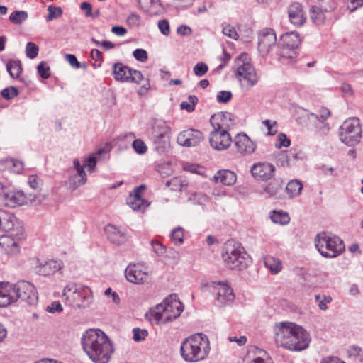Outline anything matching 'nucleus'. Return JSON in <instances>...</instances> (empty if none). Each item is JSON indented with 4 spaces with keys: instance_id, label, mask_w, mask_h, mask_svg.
I'll list each match as a JSON object with an SVG mask.
<instances>
[{
    "instance_id": "obj_46",
    "label": "nucleus",
    "mask_w": 363,
    "mask_h": 363,
    "mask_svg": "<svg viewBox=\"0 0 363 363\" xmlns=\"http://www.w3.org/2000/svg\"><path fill=\"white\" fill-rule=\"evenodd\" d=\"M315 299L318 302V307L320 310L325 311L328 308V304L332 301L330 296H320V294L315 296Z\"/></svg>"
},
{
    "instance_id": "obj_45",
    "label": "nucleus",
    "mask_w": 363,
    "mask_h": 363,
    "mask_svg": "<svg viewBox=\"0 0 363 363\" xmlns=\"http://www.w3.org/2000/svg\"><path fill=\"white\" fill-rule=\"evenodd\" d=\"M317 6L321 7V10L325 13L333 11L337 6L335 0H318Z\"/></svg>"
},
{
    "instance_id": "obj_13",
    "label": "nucleus",
    "mask_w": 363,
    "mask_h": 363,
    "mask_svg": "<svg viewBox=\"0 0 363 363\" xmlns=\"http://www.w3.org/2000/svg\"><path fill=\"white\" fill-rule=\"evenodd\" d=\"M113 74L115 79L120 82L139 83L143 79V74L140 71L131 69L120 62L114 64Z\"/></svg>"
},
{
    "instance_id": "obj_20",
    "label": "nucleus",
    "mask_w": 363,
    "mask_h": 363,
    "mask_svg": "<svg viewBox=\"0 0 363 363\" xmlns=\"http://www.w3.org/2000/svg\"><path fill=\"white\" fill-rule=\"evenodd\" d=\"M144 189L145 186L140 185L127 198V204L135 211H143L149 206L147 201L140 196V192Z\"/></svg>"
},
{
    "instance_id": "obj_2",
    "label": "nucleus",
    "mask_w": 363,
    "mask_h": 363,
    "mask_svg": "<svg viewBox=\"0 0 363 363\" xmlns=\"http://www.w3.org/2000/svg\"><path fill=\"white\" fill-rule=\"evenodd\" d=\"M277 345L290 351H301L309 345V333L301 325L291 322L277 324L274 328Z\"/></svg>"
},
{
    "instance_id": "obj_34",
    "label": "nucleus",
    "mask_w": 363,
    "mask_h": 363,
    "mask_svg": "<svg viewBox=\"0 0 363 363\" xmlns=\"http://www.w3.org/2000/svg\"><path fill=\"white\" fill-rule=\"evenodd\" d=\"M325 13L321 10V7L315 5L311 6L309 15L311 20L317 25L322 24L325 21Z\"/></svg>"
},
{
    "instance_id": "obj_27",
    "label": "nucleus",
    "mask_w": 363,
    "mask_h": 363,
    "mask_svg": "<svg viewBox=\"0 0 363 363\" xmlns=\"http://www.w3.org/2000/svg\"><path fill=\"white\" fill-rule=\"evenodd\" d=\"M289 18L291 23L301 26L305 22L302 6L299 3H293L288 9Z\"/></svg>"
},
{
    "instance_id": "obj_6",
    "label": "nucleus",
    "mask_w": 363,
    "mask_h": 363,
    "mask_svg": "<svg viewBox=\"0 0 363 363\" xmlns=\"http://www.w3.org/2000/svg\"><path fill=\"white\" fill-rule=\"evenodd\" d=\"M222 259L225 266L230 269L242 270L250 262V256L244 247L235 240H228L223 248Z\"/></svg>"
},
{
    "instance_id": "obj_40",
    "label": "nucleus",
    "mask_w": 363,
    "mask_h": 363,
    "mask_svg": "<svg viewBox=\"0 0 363 363\" xmlns=\"http://www.w3.org/2000/svg\"><path fill=\"white\" fill-rule=\"evenodd\" d=\"M187 182L182 177H174L166 182V186L170 187L172 191H182L187 186Z\"/></svg>"
},
{
    "instance_id": "obj_8",
    "label": "nucleus",
    "mask_w": 363,
    "mask_h": 363,
    "mask_svg": "<svg viewBox=\"0 0 363 363\" xmlns=\"http://www.w3.org/2000/svg\"><path fill=\"white\" fill-rule=\"evenodd\" d=\"M235 76L239 81L240 86L245 89H250L255 86L259 77L255 69L250 63V59L247 54L242 53L235 60Z\"/></svg>"
},
{
    "instance_id": "obj_44",
    "label": "nucleus",
    "mask_w": 363,
    "mask_h": 363,
    "mask_svg": "<svg viewBox=\"0 0 363 363\" xmlns=\"http://www.w3.org/2000/svg\"><path fill=\"white\" fill-rule=\"evenodd\" d=\"M198 102V98L194 95H190L188 100L182 101L180 104L182 109L186 110L188 112H192L195 109V106Z\"/></svg>"
},
{
    "instance_id": "obj_26",
    "label": "nucleus",
    "mask_w": 363,
    "mask_h": 363,
    "mask_svg": "<svg viewBox=\"0 0 363 363\" xmlns=\"http://www.w3.org/2000/svg\"><path fill=\"white\" fill-rule=\"evenodd\" d=\"M171 128L166 121L162 119H155L152 123L151 138L170 137Z\"/></svg>"
},
{
    "instance_id": "obj_59",
    "label": "nucleus",
    "mask_w": 363,
    "mask_h": 363,
    "mask_svg": "<svg viewBox=\"0 0 363 363\" xmlns=\"http://www.w3.org/2000/svg\"><path fill=\"white\" fill-rule=\"evenodd\" d=\"M133 55L137 60H138L141 62H145L148 58L147 51L143 49L138 48V49L135 50L133 51Z\"/></svg>"
},
{
    "instance_id": "obj_12",
    "label": "nucleus",
    "mask_w": 363,
    "mask_h": 363,
    "mask_svg": "<svg viewBox=\"0 0 363 363\" xmlns=\"http://www.w3.org/2000/svg\"><path fill=\"white\" fill-rule=\"evenodd\" d=\"M16 301L21 299L29 305L38 302V295L35 286L28 281H20L13 285Z\"/></svg>"
},
{
    "instance_id": "obj_24",
    "label": "nucleus",
    "mask_w": 363,
    "mask_h": 363,
    "mask_svg": "<svg viewBox=\"0 0 363 363\" xmlns=\"http://www.w3.org/2000/svg\"><path fill=\"white\" fill-rule=\"evenodd\" d=\"M19 238L15 235H3L0 236V247L1 250L8 255H16L20 251V247L18 243Z\"/></svg>"
},
{
    "instance_id": "obj_64",
    "label": "nucleus",
    "mask_w": 363,
    "mask_h": 363,
    "mask_svg": "<svg viewBox=\"0 0 363 363\" xmlns=\"http://www.w3.org/2000/svg\"><path fill=\"white\" fill-rule=\"evenodd\" d=\"M65 59L73 68L79 69L81 67V65L74 55L66 54Z\"/></svg>"
},
{
    "instance_id": "obj_47",
    "label": "nucleus",
    "mask_w": 363,
    "mask_h": 363,
    "mask_svg": "<svg viewBox=\"0 0 363 363\" xmlns=\"http://www.w3.org/2000/svg\"><path fill=\"white\" fill-rule=\"evenodd\" d=\"M38 46L33 42H28L26 44V56L30 59H34L38 55Z\"/></svg>"
},
{
    "instance_id": "obj_32",
    "label": "nucleus",
    "mask_w": 363,
    "mask_h": 363,
    "mask_svg": "<svg viewBox=\"0 0 363 363\" xmlns=\"http://www.w3.org/2000/svg\"><path fill=\"white\" fill-rule=\"evenodd\" d=\"M62 263L57 260H49L40 267L39 272L45 276L55 273L61 269Z\"/></svg>"
},
{
    "instance_id": "obj_48",
    "label": "nucleus",
    "mask_w": 363,
    "mask_h": 363,
    "mask_svg": "<svg viewBox=\"0 0 363 363\" xmlns=\"http://www.w3.org/2000/svg\"><path fill=\"white\" fill-rule=\"evenodd\" d=\"M48 14L46 16L48 21H51L54 18L60 17L62 14V10L60 7H55L53 6H49L48 7Z\"/></svg>"
},
{
    "instance_id": "obj_19",
    "label": "nucleus",
    "mask_w": 363,
    "mask_h": 363,
    "mask_svg": "<svg viewBox=\"0 0 363 363\" xmlns=\"http://www.w3.org/2000/svg\"><path fill=\"white\" fill-rule=\"evenodd\" d=\"M125 275L128 281L140 284L147 280L149 273L144 272L140 265L130 264L125 270Z\"/></svg>"
},
{
    "instance_id": "obj_56",
    "label": "nucleus",
    "mask_w": 363,
    "mask_h": 363,
    "mask_svg": "<svg viewBox=\"0 0 363 363\" xmlns=\"http://www.w3.org/2000/svg\"><path fill=\"white\" fill-rule=\"evenodd\" d=\"M28 183L30 188L35 190L40 189L42 186V180L34 174L29 176Z\"/></svg>"
},
{
    "instance_id": "obj_55",
    "label": "nucleus",
    "mask_w": 363,
    "mask_h": 363,
    "mask_svg": "<svg viewBox=\"0 0 363 363\" xmlns=\"http://www.w3.org/2000/svg\"><path fill=\"white\" fill-rule=\"evenodd\" d=\"M233 94L230 91H220L216 95V100L218 103L225 104L232 99Z\"/></svg>"
},
{
    "instance_id": "obj_30",
    "label": "nucleus",
    "mask_w": 363,
    "mask_h": 363,
    "mask_svg": "<svg viewBox=\"0 0 363 363\" xmlns=\"http://www.w3.org/2000/svg\"><path fill=\"white\" fill-rule=\"evenodd\" d=\"M281 46L289 48L291 49H296L301 44L299 34L297 32L286 33L281 36Z\"/></svg>"
},
{
    "instance_id": "obj_16",
    "label": "nucleus",
    "mask_w": 363,
    "mask_h": 363,
    "mask_svg": "<svg viewBox=\"0 0 363 363\" xmlns=\"http://www.w3.org/2000/svg\"><path fill=\"white\" fill-rule=\"evenodd\" d=\"M201 131L189 129L181 132L177 136V143L182 146L192 147L198 145L203 140Z\"/></svg>"
},
{
    "instance_id": "obj_28",
    "label": "nucleus",
    "mask_w": 363,
    "mask_h": 363,
    "mask_svg": "<svg viewBox=\"0 0 363 363\" xmlns=\"http://www.w3.org/2000/svg\"><path fill=\"white\" fill-rule=\"evenodd\" d=\"M104 230L108 239L113 243L120 245L126 240L125 233L113 225H107Z\"/></svg>"
},
{
    "instance_id": "obj_36",
    "label": "nucleus",
    "mask_w": 363,
    "mask_h": 363,
    "mask_svg": "<svg viewBox=\"0 0 363 363\" xmlns=\"http://www.w3.org/2000/svg\"><path fill=\"white\" fill-rule=\"evenodd\" d=\"M264 264L272 274H277L282 269L281 262L272 256H267L264 258Z\"/></svg>"
},
{
    "instance_id": "obj_33",
    "label": "nucleus",
    "mask_w": 363,
    "mask_h": 363,
    "mask_svg": "<svg viewBox=\"0 0 363 363\" xmlns=\"http://www.w3.org/2000/svg\"><path fill=\"white\" fill-rule=\"evenodd\" d=\"M154 149L157 153L162 155L167 152L170 147V137L151 138Z\"/></svg>"
},
{
    "instance_id": "obj_51",
    "label": "nucleus",
    "mask_w": 363,
    "mask_h": 363,
    "mask_svg": "<svg viewBox=\"0 0 363 363\" xmlns=\"http://www.w3.org/2000/svg\"><path fill=\"white\" fill-rule=\"evenodd\" d=\"M38 72L43 79H48L50 76V67L45 62H40L37 67Z\"/></svg>"
},
{
    "instance_id": "obj_60",
    "label": "nucleus",
    "mask_w": 363,
    "mask_h": 363,
    "mask_svg": "<svg viewBox=\"0 0 363 363\" xmlns=\"http://www.w3.org/2000/svg\"><path fill=\"white\" fill-rule=\"evenodd\" d=\"M317 134L320 136L326 135L330 131L329 124L325 122H318L317 126Z\"/></svg>"
},
{
    "instance_id": "obj_38",
    "label": "nucleus",
    "mask_w": 363,
    "mask_h": 363,
    "mask_svg": "<svg viewBox=\"0 0 363 363\" xmlns=\"http://www.w3.org/2000/svg\"><path fill=\"white\" fill-rule=\"evenodd\" d=\"M6 69L12 78H18L22 72V67L19 60H9L6 64Z\"/></svg>"
},
{
    "instance_id": "obj_25",
    "label": "nucleus",
    "mask_w": 363,
    "mask_h": 363,
    "mask_svg": "<svg viewBox=\"0 0 363 363\" xmlns=\"http://www.w3.org/2000/svg\"><path fill=\"white\" fill-rule=\"evenodd\" d=\"M16 301L13 285L0 283V307H6Z\"/></svg>"
},
{
    "instance_id": "obj_41",
    "label": "nucleus",
    "mask_w": 363,
    "mask_h": 363,
    "mask_svg": "<svg viewBox=\"0 0 363 363\" xmlns=\"http://www.w3.org/2000/svg\"><path fill=\"white\" fill-rule=\"evenodd\" d=\"M152 249L154 252L159 257L167 255V252H173L178 254V252H175L173 248H170L169 250L167 248L162 245L161 242L158 241L152 240L150 242Z\"/></svg>"
},
{
    "instance_id": "obj_53",
    "label": "nucleus",
    "mask_w": 363,
    "mask_h": 363,
    "mask_svg": "<svg viewBox=\"0 0 363 363\" xmlns=\"http://www.w3.org/2000/svg\"><path fill=\"white\" fill-rule=\"evenodd\" d=\"M279 54L281 57L294 58L296 56L297 52L296 49H291L289 48L280 47Z\"/></svg>"
},
{
    "instance_id": "obj_5",
    "label": "nucleus",
    "mask_w": 363,
    "mask_h": 363,
    "mask_svg": "<svg viewBox=\"0 0 363 363\" xmlns=\"http://www.w3.org/2000/svg\"><path fill=\"white\" fill-rule=\"evenodd\" d=\"M62 296L66 304L74 308H86L93 303V292L84 285L76 283L67 284L63 289Z\"/></svg>"
},
{
    "instance_id": "obj_1",
    "label": "nucleus",
    "mask_w": 363,
    "mask_h": 363,
    "mask_svg": "<svg viewBox=\"0 0 363 363\" xmlns=\"http://www.w3.org/2000/svg\"><path fill=\"white\" fill-rule=\"evenodd\" d=\"M82 348L94 363H108L114 348L106 334L100 329H89L82 336Z\"/></svg>"
},
{
    "instance_id": "obj_42",
    "label": "nucleus",
    "mask_w": 363,
    "mask_h": 363,
    "mask_svg": "<svg viewBox=\"0 0 363 363\" xmlns=\"http://www.w3.org/2000/svg\"><path fill=\"white\" fill-rule=\"evenodd\" d=\"M28 14L26 11H14L9 16V21L13 24L18 25L26 21Z\"/></svg>"
},
{
    "instance_id": "obj_10",
    "label": "nucleus",
    "mask_w": 363,
    "mask_h": 363,
    "mask_svg": "<svg viewBox=\"0 0 363 363\" xmlns=\"http://www.w3.org/2000/svg\"><path fill=\"white\" fill-rule=\"evenodd\" d=\"M212 293L215 296V305L218 307H224L230 305L234 299L233 290L225 282H213L211 284Z\"/></svg>"
},
{
    "instance_id": "obj_43",
    "label": "nucleus",
    "mask_w": 363,
    "mask_h": 363,
    "mask_svg": "<svg viewBox=\"0 0 363 363\" xmlns=\"http://www.w3.org/2000/svg\"><path fill=\"white\" fill-rule=\"evenodd\" d=\"M184 230L182 227H177L170 234L171 241L176 245H181L184 242Z\"/></svg>"
},
{
    "instance_id": "obj_22",
    "label": "nucleus",
    "mask_w": 363,
    "mask_h": 363,
    "mask_svg": "<svg viewBox=\"0 0 363 363\" xmlns=\"http://www.w3.org/2000/svg\"><path fill=\"white\" fill-rule=\"evenodd\" d=\"M235 146L242 155H250L256 149L255 143L245 133H239L235 137Z\"/></svg>"
},
{
    "instance_id": "obj_58",
    "label": "nucleus",
    "mask_w": 363,
    "mask_h": 363,
    "mask_svg": "<svg viewBox=\"0 0 363 363\" xmlns=\"http://www.w3.org/2000/svg\"><path fill=\"white\" fill-rule=\"evenodd\" d=\"M18 91L16 88L13 86L7 87L2 90L1 95L6 99H13L16 96Z\"/></svg>"
},
{
    "instance_id": "obj_11",
    "label": "nucleus",
    "mask_w": 363,
    "mask_h": 363,
    "mask_svg": "<svg viewBox=\"0 0 363 363\" xmlns=\"http://www.w3.org/2000/svg\"><path fill=\"white\" fill-rule=\"evenodd\" d=\"M0 229L9 232L18 238L23 237V228L18 219L13 214L2 209H0Z\"/></svg>"
},
{
    "instance_id": "obj_4",
    "label": "nucleus",
    "mask_w": 363,
    "mask_h": 363,
    "mask_svg": "<svg viewBox=\"0 0 363 363\" xmlns=\"http://www.w3.org/2000/svg\"><path fill=\"white\" fill-rule=\"evenodd\" d=\"M184 306L175 294L170 295L164 301L157 305L146 314L150 321L156 324H164L178 318Z\"/></svg>"
},
{
    "instance_id": "obj_37",
    "label": "nucleus",
    "mask_w": 363,
    "mask_h": 363,
    "mask_svg": "<svg viewBox=\"0 0 363 363\" xmlns=\"http://www.w3.org/2000/svg\"><path fill=\"white\" fill-rule=\"evenodd\" d=\"M330 116V111L325 107L318 110V113H311L307 114L308 120L311 122H325Z\"/></svg>"
},
{
    "instance_id": "obj_62",
    "label": "nucleus",
    "mask_w": 363,
    "mask_h": 363,
    "mask_svg": "<svg viewBox=\"0 0 363 363\" xmlns=\"http://www.w3.org/2000/svg\"><path fill=\"white\" fill-rule=\"evenodd\" d=\"M158 28L160 31L164 35H169V23L168 21L163 19L160 20L158 22Z\"/></svg>"
},
{
    "instance_id": "obj_17",
    "label": "nucleus",
    "mask_w": 363,
    "mask_h": 363,
    "mask_svg": "<svg viewBox=\"0 0 363 363\" xmlns=\"http://www.w3.org/2000/svg\"><path fill=\"white\" fill-rule=\"evenodd\" d=\"M234 116L230 112H218L210 120L213 129L228 130L233 125Z\"/></svg>"
},
{
    "instance_id": "obj_3",
    "label": "nucleus",
    "mask_w": 363,
    "mask_h": 363,
    "mask_svg": "<svg viewBox=\"0 0 363 363\" xmlns=\"http://www.w3.org/2000/svg\"><path fill=\"white\" fill-rule=\"evenodd\" d=\"M210 341L203 333H196L185 338L180 346L182 359L189 363H196L207 358L210 353Z\"/></svg>"
},
{
    "instance_id": "obj_29",
    "label": "nucleus",
    "mask_w": 363,
    "mask_h": 363,
    "mask_svg": "<svg viewBox=\"0 0 363 363\" xmlns=\"http://www.w3.org/2000/svg\"><path fill=\"white\" fill-rule=\"evenodd\" d=\"M140 8L151 16L158 15L162 9L160 0H138Z\"/></svg>"
},
{
    "instance_id": "obj_23",
    "label": "nucleus",
    "mask_w": 363,
    "mask_h": 363,
    "mask_svg": "<svg viewBox=\"0 0 363 363\" xmlns=\"http://www.w3.org/2000/svg\"><path fill=\"white\" fill-rule=\"evenodd\" d=\"M1 198L5 205L9 207L22 206L28 202L27 196L21 190H12L5 192Z\"/></svg>"
},
{
    "instance_id": "obj_39",
    "label": "nucleus",
    "mask_w": 363,
    "mask_h": 363,
    "mask_svg": "<svg viewBox=\"0 0 363 363\" xmlns=\"http://www.w3.org/2000/svg\"><path fill=\"white\" fill-rule=\"evenodd\" d=\"M270 218L273 223L280 225H286L290 221V218L288 213L282 211H272Z\"/></svg>"
},
{
    "instance_id": "obj_35",
    "label": "nucleus",
    "mask_w": 363,
    "mask_h": 363,
    "mask_svg": "<svg viewBox=\"0 0 363 363\" xmlns=\"http://www.w3.org/2000/svg\"><path fill=\"white\" fill-rule=\"evenodd\" d=\"M303 189L302 183L298 180L290 181L286 186V191L290 199L295 198L300 195Z\"/></svg>"
},
{
    "instance_id": "obj_15",
    "label": "nucleus",
    "mask_w": 363,
    "mask_h": 363,
    "mask_svg": "<svg viewBox=\"0 0 363 363\" xmlns=\"http://www.w3.org/2000/svg\"><path fill=\"white\" fill-rule=\"evenodd\" d=\"M258 50L262 55L268 54L277 43V36L272 28H264L259 33Z\"/></svg>"
},
{
    "instance_id": "obj_9",
    "label": "nucleus",
    "mask_w": 363,
    "mask_h": 363,
    "mask_svg": "<svg viewBox=\"0 0 363 363\" xmlns=\"http://www.w3.org/2000/svg\"><path fill=\"white\" fill-rule=\"evenodd\" d=\"M340 141L352 147L359 144L362 138V128L358 118L352 117L345 120L339 129Z\"/></svg>"
},
{
    "instance_id": "obj_54",
    "label": "nucleus",
    "mask_w": 363,
    "mask_h": 363,
    "mask_svg": "<svg viewBox=\"0 0 363 363\" xmlns=\"http://www.w3.org/2000/svg\"><path fill=\"white\" fill-rule=\"evenodd\" d=\"M208 70V65L204 62H198L194 67V72L197 77H202L206 74Z\"/></svg>"
},
{
    "instance_id": "obj_18",
    "label": "nucleus",
    "mask_w": 363,
    "mask_h": 363,
    "mask_svg": "<svg viewBox=\"0 0 363 363\" xmlns=\"http://www.w3.org/2000/svg\"><path fill=\"white\" fill-rule=\"evenodd\" d=\"M274 166L268 162H259L251 167L252 176L262 181L270 179L274 176Z\"/></svg>"
},
{
    "instance_id": "obj_57",
    "label": "nucleus",
    "mask_w": 363,
    "mask_h": 363,
    "mask_svg": "<svg viewBox=\"0 0 363 363\" xmlns=\"http://www.w3.org/2000/svg\"><path fill=\"white\" fill-rule=\"evenodd\" d=\"M133 338L135 342H140L144 340L148 334L146 330H141L138 328H133Z\"/></svg>"
},
{
    "instance_id": "obj_61",
    "label": "nucleus",
    "mask_w": 363,
    "mask_h": 363,
    "mask_svg": "<svg viewBox=\"0 0 363 363\" xmlns=\"http://www.w3.org/2000/svg\"><path fill=\"white\" fill-rule=\"evenodd\" d=\"M141 18L140 16L135 13H132L129 15L127 18V23L130 26H138L140 24Z\"/></svg>"
},
{
    "instance_id": "obj_21",
    "label": "nucleus",
    "mask_w": 363,
    "mask_h": 363,
    "mask_svg": "<svg viewBox=\"0 0 363 363\" xmlns=\"http://www.w3.org/2000/svg\"><path fill=\"white\" fill-rule=\"evenodd\" d=\"M73 166L77 172L69 179V187L72 190H76L80 186L84 185L86 182V174L81 165L78 159H74Z\"/></svg>"
},
{
    "instance_id": "obj_14",
    "label": "nucleus",
    "mask_w": 363,
    "mask_h": 363,
    "mask_svg": "<svg viewBox=\"0 0 363 363\" xmlns=\"http://www.w3.org/2000/svg\"><path fill=\"white\" fill-rule=\"evenodd\" d=\"M209 142L214 150L221 151L230 146L232 139L228 130L213 129L209 135Z\"/></svg>"
},
{
    "instance_id": "obj_31",
    "label": "nucleus",
    "mask_w": 363,
    "mask_h": 363,
    "mask_svg": "<svg viewBox=\"0 0 363 363\" xmlns=\"http://www.w3.org/2000/svg\"><path fill=\"white\" fill-rule=\"evenodd\" d=\"M216 182H220L224 185L230 186L236 182V174L230 170L218 171L213 177Z\"/></svg>"
},
{
    "instance_id": "obj_49",
    "label": "nucleus",
    "mask_w": 363,
    "mask_h": 363,
    "mask_svg": "<svg viewBox=\"0 0 363 363\" xmlns=\"http://www.w3.org/2000/svg\"><path fill=\"white\" fill-rule=\"evenodd\" d=\"M222 32L225 35L233 40H238L239 38V35L235 28L230 24L223 25Z\"/></svg>"
},
{
    "instance_id": "obj_63",
    "label": "nucleus",
    "mask_w": 363,
    "mask_h": 363,
    "mask_svg": "<svg viewBox=\"0 0 363 363\" xmlns=\"http://www.w3.org/2000/svg\"><path fill=\"white\" fill-rule=\"evenodd\" d=\"M62 310L63 308L60 301H53L50 305L46 307V311L50 313L62 312Z\"/></svg>"
},
{
    "instance_id": "obj_7",
    "label": "nucleus",
    "mask_w": 363,
    "mask_h": 363,
    "mask_svg": "<svg viewBox=\"0 0 363 363\" xmlns=\"http://www.w3.org/2000/svg\"><path fill=\"white\" fill-rule=\"evenodd\" d=\"M315 246L325 258H335L345 251V244L338 236L325 232L318 233L315 238Z\"/></svg>"
},
{
    "instance_id": "obj_52",
    "label": "nucleus",
    "mask_w": 363,
    "mask_h": 363,
    "mask_svg": "<svg viewBox=\"0 0 363 363\" xmlns=\"http://www.w3.org/2000/svg\"><path fill=\"white\" fill-rule=\"evenodd\" d=\"M133 147L134 150L140 155L144 154L147 152V147L145 143L140 139H136L133 142Z\"/></svg>"
},
{
    "instance_id": "obj_50",
    "label": "nucleus",
    "mask_w": 363,
    "mask_h": 363,
    "mask_svg": "<svg viewBox=\"0 0 363 363\" xmlns=\"http://www.w3.org/2000/svg\"><path fill=\"white\" fill-rule=\"evenodd\" d=\"M291 144V141L287 138L286 134L280 133L277 135V139L275 143V147L278 149L281 147H288Z\"/></svg>"
}]
</instances>
